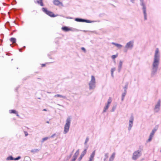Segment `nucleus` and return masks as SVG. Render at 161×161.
<instances>
[{
  "label": "nucleus",
  "instance_id": "obj_1",
  "mask_svg": "<svg viewBox=\"0 0 161 161\" xmlns=\"http://www.w3.org/2000/svg\"><path fill=\"white\" fill-rule=\"evenodd\" d=\"M160 57V53L158 48H156L155 50L153 61L152 65L151 75L153 76L157 72L159 64Z\"/></svg>",
  "mask_w": 161,
  "mask_h": 161
},
{
  "label": "nucleus",
  "instance_id": "obj_2",
  "mask_svg": "<svg viewBox=\"0 0 161 161\" xmlns=\"http://www.w3.org/2000/svg\"><path fill=\"white\" fill-rule=\"evenodd\" d=\"M72 118L71 116H68L65 121V123L64 125V129L63 132L64 134H66L69 130Z\"/></svg>",
  "mask_w": 161,
  "mask_h": 161
},
{
  "label": "nucleus",
  "instance_id": "obj_3",
  "mask_svg": "<svg viewBox=\"0 0 161 161\" xmlns=\"http://www.w3.org/2000/svg\"><path fill=\"white\" fill-rule=\"evenodd\" d=\"M89 89L90 90L94 89L96 86V80L95 77L93 75H92L91 79L88 83Z\"/></svg>",
  "mask_w": 161,
  "mask_h": 161
},
{
  "label": "nucleus",
  "instance_id": "obj_4",
  "mask_svg": "<svg viewBox=\"0 0 161 161\" xmlns=\"http://www.w3.org/2000/svg\"><path fill=\"white\" fill-rule=\"evenodd\" d=\"M134 46L133 40H131L126 43L124 47V51L126 52L129 50H132Z\"/></svg>",
  "mask_w": 161,
  "mask_h": 161
},
{
  "label": "nucleus",
  "instance_id": "obj_5",
  "mask_svg": "<svg viewBox=\"0 0 161 161\" xmlns=\"http://www.w3.org/2000/svg\"><path fill=\"white\" fill-rule=\"evenodd\" d=\"M140 2V4L142 7V9L143 11V13L144 15V18L145 20L147 19V13H146V3L144 0H139Z\"/></svg>",
  "mask_w": 161,
  "mask_h": 161
},
{
  "label": "nucleus",
  "instance_id": "obj_6",
  "mask_svg": "<svg viewBox=\"0 0 161 161\" xmlns=\"http://www.w3.org/2000/svg\"><path fill=\"white\" fill-rule=\"evenodd\" d=\"M62 30L64 32H68L69 31H78L79 30L76 29L68 26H64L61 28Z\"/></svg>",
  "mask_w": 161,
  "mask_h": 161
},
{
  "label": "nucleus",
  "instance_id": "obj_7",
  "mask_svg": "<svg viewBox=\"0 0 161 161\" xmlns=\"http://www.w3.org/2000/svg\"><path fill=\"white\" fill-rule=\"evenodd\" d=\"M112 100L111 97H109L107 100V102L105 104L103 111V113L106 112L108 109L110 104L112 103Z\"/></svg>",
  "mask_w": 161,
  "mask_h": 161
},
{
  "label": "nucleus",
  "instance_id": "obj_8",
  "mask_svg": "<svg viewBox=\"0 0 161 161\" xmlns=\"http://www.w3.org/2000/svg\"><path fill=\"white\" fill-rule=\"evenodd\" d=\"M42 10L43 12L50 17H54L58 16V15H55L52 12L48 10L46 8H42Z\"/></svg>",
  "mask_w": 161,
  "mask_h": 161
},
{
  "label": "nucleus",
  "instance_id": "obj_9",
  "mask_svg": "<svg viewBox=\"0 0 161 161\" xmlns=\"http://www.w3.org/2000/svg\"><path fill=\"white\" fill-rule=\"evenodd\" d=\"M141 155V152L139 151H136L133 153L132 158L134 160H136Z\"/></svg>",
  "mask_w": 161,
  "mask_h": 161
},
{
  "label": "nucleus",
  "instance_id": "obj_10",
  "mask_svg": "<svg viewBox=\"0 0 161 161\" xmlns=\"http://www.w3.org/2000/svg\"><path fill=\"white\" fill-rule=\"evenodd\" d=\"M134 118L133 117L130 118L128 123V130H130L133 126Z\"/></svg>",
  "mask_w": 161,
  "mask_h": 161
},
{
  "label": "nucleus",
  "instance_id": "obj_11",
  "mask_svg": "<svg viewBox=\"0 0 161 161\" xmlns=\"http://www.w3.org/2000/svg\"><path fill=\"white\" fill-rule=\"evenodd\" d=\"M160 100H159L157 102V103L154 108V112L155 113L158 112L159 111L160 109Z\"/></svg>",
  "mask_w": 161,
  "mask_h": 161
},
{
  "label": "nucleus",
  "instance_id": "obj_12",
  "mask_svg": "<svg viewBox=\"0 0 161 161\" xmlns=\"http://www.w3.org/2000/svg\"><path fill=\"white\" fill-rule=\"evenodd\" d=\"M75 20L77 22H85L87 23H92L94 22V21H91L80 18H75Z\"/></svg>",
  "mask_w": 161,
  "mask_h": 161
},
{
  "label": "nucleus",
  "instance_id": "obj_13",
  "mask_svg": "<svg viewBox=\"0 0 161 161\" xmlns=\"http://www.w3.org/2000/svg\"><path fill=\"white\" fill-rule=\"evenodd\" d=\"M21 158V157L20 156H19L15 158H14L12 156H10L7 158L6 160L7 161L13 160H18L20 159Z\"/></svg>",
  "mask_w": 161,
  "mask_h": 161
},
{
  "label": "nucleus",
  "instance_id": "obj_14",
  "mask_svg": "<svg viewBox=\"0 0 161 161\" xmlns=\"http://www.w3.org/2000/svg\"><path fill=\"white\" fill-rule=\"evenodd\" d=\"M79 154V150H77L73 155L71 161H75Z\"/></svg>",
  "mask_w": 161,
  "mask_h": 161
},
{
  "label": "nucleus",
  "instance_id": "obj_15",
  "mask_svg": "<svg viewBox=\"0 0 161 161\" xmlns=\"http://www.w3.org/2000/svg\"><path fill=\"white\" fill-rule=\"evenodd\" d=\"M53 3L55 5L57 6H58L59 5H60L62 6H63L62 3L60 2L58 0H54L53 1Z\"/></svg>",
  "mask_w": 161,
  "mask_h": 161
},
{
  "label": "nucleus",
  "instance_id": "obj_16",
  "mask_svg": "<svg viewBox=\"0 0 161 161\" xmlns=\"http://www.w3.org/2000/svg\"><path fill=\"white\" fill-rule=\"evenodd\" d=\"M123 63V62L121 60H120L119 62V65L118 66V71L119 72H120L122 66V64Z\"/></svg>",
  "mask_w": 161,
  "mask_h": 161
},
{
  "label": "nucleus",
  "instance_id": "obj_17",
  "mask_svg": "<svg viewBox=\"0 0 161 161\" xmlns=\"http://www.w3.org/2000/svg\"><path fill=\"white\" fill-rule=\"evenodd\" d=\"M115 155L116 153L115 152L113 153L109 158V161H113L115 158Z\"/></svg>",
  "mask_w": 161,
  "mask_h": 161
},
{
  "label": "nucleus",
  "instance_id": "obj_18",
  "mask_svg": "<svg viewBox=\"0 0 161 161\" xmlns=\"http://www.w3.org/2000/svg\"><path fill=\"white\" fill-rule=\"evenodd\" d=\"M95 151H94L90 155V156L89 158V160H92L93 161H94V158L95 155Z\"/></svg>",
  "mask_w": 161,
  "mask_h": 161
},
{
  "label": "nucleus",
  "instance_id": "obj_19",
  "mask_svg": "<svg viewBox=\"0 0 161 161\" xmlns=\"http://www.w3.org/2000/svg\"><path fill=\"white\" fill-rule=\"evenodd\" d=\"M89 140V138L88 137H87L86 138L84 142L85 148H86V149H88L89 147L88 145L87 144Z\"/></svg>",
  "mask_w": 161,
  "mask_h": 161
},
{
  "label": "nucleus",
  "instance_id": "obj_20",
  "mask_svg": "<svg viewBox=\"0 0 161 161\" xmlns=\"http://www.w3.org/2000/svg\"><path fill=\"white\" fill-rule=\"evenodd\" d=\"M112 44L114 45L116 47L119 49L123 47L122 45H121L120 44L114 43V42H112Z\"/></svg>",
  "mask_w": 161,
  "mask_h": 161
},
{
  "label": "nucleus",
  "instance_id": "obj_21",
  "mask_svg": "<svg viewBox=\"0 0 161 161\" xmlns=\"http://www.w3.org/2000/svg\"><path fill=\"white\" fill-rule=\"evenodd\" d=\"M116 69V68L115 67H113L111 68L110 70V72L111 73V76L113 78H114V71H115Z\"/></svg>",
  "mask_w": 161,
  "mask_h": 161
},
{
  "label": "nucleus",
  "instance_id": "obj_22",
  "mask_svg": "<svg viewBox=\"0 0 161 161\" xmlns=\"http://www.w3.org/2000/svg\"><path fill=\"white\" fill-rule=\"evenodd\" d=\"M117 106V103H115L114 104H113L111 110V111L112 112H114L115 111L116 109V108Z\"/></svg>",
  "mask_w": 161,
  "mask_h": 161
},
{
  "label": "nucleus",
  "instance_id": "obj_23",
  "mask_svg": "<svg viewBox=\"0 0 161 161\" xmlns=\"http://www.w3.org/2000/svg\"><path fill=\"white\" fill-rule=\"evenodd\" d=\"M9 113L10 114H16L17 116H19V115L18 114V113L15 110H9Z\"/></svg>",
  "mask_w": 161,
  "mask_h": 161
},
{
  "label": "nucleus",
  "instance_id": "obj_24",
  "mask_svg": "<svg viewBox=\"0 0 161 161\" xmlns=\"http://www.w3.org/2000/svg\"><path fill=\"white\" fill-rule=\"evenodd\" d=\"M54 97H58L60 98H62L63 99H66V97L65 96H63L62 95L60 94H57L54 96Z\"/></svg>",
  "mask_w": 161,
  "mask_h": 161
},
{
  "label": "nucleus",
  "instance_id": "obj_25",
  "mask_svg": "<svg viewBox=\"0 0 161 161\" xmlns=\"http://www.w3.org/2000/svg\"><path fill=\"white\" fill-rule=\"evenodd\" d=\"M39 149H37V148H35V149H32L31 150V152L33 153V154H35L36 153H37L39 152Z\"/></svg>",
  "mask_w": 161,
  "mask_h": 161
},
{
  "label": "nucleus",
  "instance_id": "obj_26",
  "mask_svg": "<svg viewBox=\"0 0 161 161\" xmlns=\"http://www.w3.org/2000/svg\"><path fill=\"white\" fill-rule=\"evenodd\" d=\"M128 83L127 82L125 83V85L124 86V87H123L124 91H125V92H127L126 90L128 88Z\"/></svg>",
  "mask_w": 161,
  "mask_h": 161
},
{
  "label": "nucleus",
  "instance_id": "obj_27",
  "mask_svg": "<svg viewBox=\"0 0 161 161\" xmlns=\"http://www.w3.org/2000/svg\"><path fill=\"white\" fill-rule=\"evenodd\" d=\"M36 3L39 4L41 6H43V4L42 2V0H37L35 1Z\"/></svg>",
  "mask_w": 161,
  "mask_h": 161
},
{
  "label": "nucleus",
  "instance_id": "obj_28",
  "mask_svg": "<svg viewBox=\"0 0 161 161\" xmlns=\"http://www.w3.org/2000/svg\"><path fill=\"white\" fill-rule=\"evenodd\" d=\"M108 157V153H107L104 154V158L103 159L104 161H106Z\"/></svg>",
  "mask_w": 161,
  "mask_h": 161
},
{
  "label": "nucleus",
  "instance_id": "obj_29",
  "mask_svg": "<svg viewBox=\"0 0 161 161\" xmlns=\"http://www.w3.org/2000/svg\"><path fill=\"white\" fill-rule=\"evenodd\" d=\"M156 129H153L152 130L150 134V135L152 136H153L155 132H156Z\"/></svg>",
  "mask_w": 161,
  "mask_h": 161
},
{
  "label": "nucleus",
  "instance_id": "obj_30",
  "mask_svg": "<svg viewBox=\"0 0 161 161\" xmlns=\"http://www.w3.org/2000/svg\"><path fill=\"white\" fill-rule=\"evenodd\" d=\"M10 41L13 43H14L16 42V39L15 38L12 37L10 38Z\"/></svg>",
  "mask_w": 161,
  "mask_h": 161
},
{
  "label": "nucleus",
  "instance_id": "obj_31",
  "mask_svg": "<svg viewBox=\"0 0 161 161\" xmlns=\"http://www.w3.org/2000/svg\"><path fill=\"white\" fill-rule=\"evenodd\" d=\"M49 138L47 137H46L43 138L42 139L41 142L42 143H43L44 141L47 140Z\"/></svg>",
  "mask_w": 161,
  "mask_h": 161
},
{
  "label": "nucleus",
  "instance_id": "obj_32",
  "mask_svg": "<svg viewBox=\"0 0 161 161\" xmlns=\"http://www.w3.org/2000/svg\"><path fill=\"white\" fill-rule=\"evenodd\" d=\"M87 149L85 148L84 151L82 152L81 154H82L83 155H84L86 153V151Z\"/></svg>",
  "mask_w": 161,
  "mask_h": 161
},
{
  "label": "nucleus",
  "instance_id": "obj_33",
  "mask_svg": "<svg viewBox=\"0 0 161 161\" xmlns=\"http://www.w3.org/2000/svg\"><path fill=\"white\" fill-rule=\"evenodd\" d=\"M117 56L118 54H117L116 55H113L111 56V58L113 59L114 60L117 57Z\"/></svg>",
  "mask_w": 161,
  "mask_h": 161
},
{
  "label": "nucleus",
  "instance_id": "obj_34",
  "mask_svg": "<svg viewBox=\"0 0 161 161\" xmlns=\"http://www.w3.org/2000/svg\"><path fill=\"white\" fill-rule=\"evenodd\" d=\"M126 92H125V91H124V92L122 94V97H125V96L126 95Z\"/></svg>",
  "mask_w": 161,
  "mask_h": 161
},
{
  "label": "nucleus",
  "instance_id": "obj_35",
  "mask_svg": "<svg viewBox=\"0 0 161 161\" xmlns=\"http://www.w3.org/2000/svg\"><path fill=\"white\" fill-rule=\"evenodd\" d=\"M152 140V139L151 138H150L149 137V138H148V139L147 140V142H151V141Z\"/></svg>",
  "mask_w": 161,
  "mask_h": 161
},
{
  "label": "nucleus",
  "instance_id": "obj_36",
  "mask_svg": "<svg viewBox=\"0 0 161 161\" xmlns=\"http://www.w3.org/2000/svg\"><path fill=\"white\" fill-rule=\"evenodd\" d=\"M25 136H27L28 135V133L26 131L25 132Z\"/></svg>",
  "mask_w": 161,
  "mask_h": 161
},
{
  "label": "nucleus",
  "instance_id": "obj_37",
  "mask_svg": "<svg viewBox=\"0 0 161 161\" xmlns=\"http://www.w3.org/2000/svg\"><path fill=\"white\" fill-rule=\"evenodd\" d=\"M25 158L27 160L30 159V158L28 156L25 157Z\"/></svg>",
  "mask_w": 161,
  "mask_h": 161
},
{
  "label": "nucleus",
  "instance_id": "obj_38",
  "mask_svg": "<svg viewBox=\"0 0 161 161\" xmlns=\"http://www.w3.org/2000/svg\"><path fill=\"white\" fill-rule=\"evenodd\" d=\"M130 1L132 3H135V0H130Z\"/></svg>",
  "mask_w": 161,
  "mask_h": 161
},
{
  "label": "nucleus",
  "instance_id": "obj_39",
  "mask_svg": "<svg viewBox=\"0 0 161 161\" xmlns=\"http://www.w3.org/2000/svg\"><path fill=\"white\" fill-rule=\"evenodd\" d=\"M81 49L82 50H83L84 52H86V49L84 47H81Z\"/></svg>",
  "mask_w": 161,
  "mask_h": 161
},
{
  "label": "nucleus",
  "instance_id": "obj_40",
  "mask_svg": "<svg viewBox=\"0 0 161 161\" xmlns=\"http://www.w3.org/2000/svg\"><path fill=\"white\" fill-rule=\"evenodd\" d=\"M82 158L80 156L78 158V161H80L81 160V159H82Z\"/></svg>",
  "mask_w": 161,
  "mask_h": 161
},
{
  "label": "nucleus",
  "instance_id": "obj_41",
  "mask_svg": "<svg viewBox=\"0 0 161 161\" xmlns=\"http://www.w3.org/2000/svg\"><path fill=\"white\" fill-rule=\"evenodd\" d=\"M124 97H122V98H121V100L122 101H123L124 100Z\"/></svg>",
  "mask_w": 161,
  "mask_h": 161
},
{
  "label": "nucleus",
  "instance_id": "obj_42",
  "mask_svg": "<svg viewBox=\"0 0 161 161\" xmlns=\"http://www.w3.org/2000/svg\"><path fill=\"white\" fill-rule=\"evenodd\" d=\"M153 136H151V135H149V137L150 138H151L152 139V138H153Z\"/></svg>",
  "mask_w": 161,
  "mask_h": 161
},
{
  "label": "nucleus",
  "instance_id": "obj_43",
  "mask_svg": "<svg viewBox=\"0 0 161 161\" xmlns=\"http://www.w3.org/2000/svg\"><path fill=\"white\" fill-rule=\"evenodd\" d=\"M55 135V134H53V135H52L51 136V137H54V136Z\"/></svg>",
  "mask_w": 161,
  "mask_h": 161
},
{
  "label": "nucleus",
  "instance_id": "obj_44",
  "mask_svg": "<svg viewBox=\"0 0 161 161\" xmlns=\"http://www.w3.org/2000/svg\"><path fill=\"white\" fill-rule=\"evenodd\" d=\"M84 156V155H83L82 154H81L80 156L82 158Z\"/></svg>",
  "mask_w": 161,
  "mask_h": 161
},
{
  "label": "nucleus",
  "instance_id": "obj_45",
  "mask_svg": "<svg viewBox=\"0 0 161 161\" xmlns=\"http://www.w3.org/2000/svg\"><path fill=\"white\" fill-rule=\"evenodd\" d=\"M79 30V31H83L84 32H85L86 31H85V30H84V31H81V30Z\"/></svg>",
  "mask_w": 161,
  "mask_h": 161
},
{
  "label": "nucleus",
  "instance_id": "obj_46",
  "mask_svg": "<svg viewBox=\"0 0 161 161\" xmlns=\"http://www.w3.org/2000/svg\"><path fill=\"white\" fill-rule=\"evenodd\" d=\"M58 105H59V106H62V107H64V106H63V105H60V104H58Z\"/></svg>",
  "mask_w": 161,
  "mask_h": 161
},
{
  "label": "nucleus",
  "instance_id": "obj_47",
  "mask_svg": "<svg viewBox=\"0 0 161 161\" xmlns=\"http://www.w3.org/2000/svg\"><path fill=\"white\" fill-rule=\"evenodd\" d=\"M45 66V64H42V66L43 67Z\"/></svg>",
  "mask_w": 161,
  "mask_h": 161
},
{
  "label": "nucleus",
  "instance_id": "obj_48",
  "mask_svg": "<svg viewBox=\"0 0 161 161\" xmlns=\"http://www.w3.org/2000/svg\"><path fill=\"white\" fill-rule=\"evenodd\" d=\"M43 111H47V110L45 109H43Z\"/></svg>",
  "mask_w": 161,
  "mask_h": 161
},
{
  "label": "nucleus",
  "instance_id": "obj_49",
  "mask_svg": "<svg viewBox=\"0 0 161 161\" xmlns=\"http://www.w3.org/2000/svg\"><path fill=\"white\" fill-rule=\"evenodd\" d=\"M21 49H19V51L20 52H21Z\"/></svg>",
  "mask_w": 161,
  "mask_h": 161
},
{
  "label": "nucleus",
  "instance_id": "obj_50",
  "mask_svg": "<svg viewBox=\"0 0 161 161\" xmlns=\"http://www.w3.org/2000/svg\"><path fill=\"white\" fill-rule=\"evenodd\" d=\"M114 63H115V60H114Z\"/></svg>",
  "mask_w": 161,
  "mask_h": 161
},
{
  "label": "nucleus",
  "instance_id": "obj_51",
  "mask_svg": "<svg viewBox=\"0 0 161 161\" xmlns=\"http://www.w3.org/2000/svg\"><path fill=\"white\" fill-rule=\"evenodd\" d=\"M47 123H49V122H47Z\"/></svg>",
  "mask_w": 161,
  "mask_h": 161
},
{
  "label": "nucleus",
  "instance_id": "obj_52",
  "mask_svg": "<svg viewBox=\"0 0 161 161\" xmlns=\"http://www.w3.org/2000/svg\"><path fill=\"white\" fill-rule=\"evenodd\" d=\"M25 46L24 47V48H25Z\"/></svg>",
  "mask_w": 161,
  "mask_h": 161
},
{
  "label": "nucleus",
  "instance_id": "obj_53",
  "mask_svg": "<svg viewBox=\"0 0 161 161\" xmlns=\"http://www.w3.org/2000/svg\"><path fill=\"white\" fill-rule=\"evenodd\" d=\"M160 152L161 153V150H160Z\"/></svg>",
  "mask_w": 161,
  "mask_h": 161
},
{
  "label": "nucleus",
  "instance_id": "obj_54",
  "mask_svg": "<svg viewBox=\"0 0 161 161\" xmlns=\"http://www.w3.org/2000/svg\"><path fill=\"white\" fill-rule=\"evenodd\" d=\"M154 161H156V160Z\"/></svg>",
  "mask_w": 161,
  "mask_h": 161
}]
</instances>
